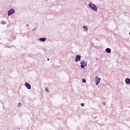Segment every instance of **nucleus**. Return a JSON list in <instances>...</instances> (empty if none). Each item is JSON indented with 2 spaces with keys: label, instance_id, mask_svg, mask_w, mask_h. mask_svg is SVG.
Returning a JSON list of instances; mask_svg holds the SVG:
<instances>
[{
  "label": "nucleus",
  "instance_id": "obj_10",
  "mask_svg": "<svg viewBox=\"0 0 130 130\" xmlns=\"http://www.w3.org/2000/svg\"><path fill=\"white\" fill-rule=\"evenodd\" d=\"M83 31H84L85 32L88 31V28H87V26L86 25L83 26Z\"/></svg>",
  "mask_w": 130,
  "mask_h": 130
},
{
  "label": "nucleus",
  "instance_id": "obj_11",
  "mask_svg": "<svg viewBox=\"0 0 130 130\" xmlns=\"http://www.w3.org/2000/svg\"><path fill=\"white\" fill-rule=\"evenodd\" d=\"M45 90L46 91V92H47V93H49V92H50L48 87H46L45 88Z\"/></svg>",
  "mask_w": 130,
  "mask_h": 130
},
{
  "label": "nucleus",
  "instance_id": "obj_6",
  "mask_svg": "<svg viewBox=\"0 0 130 130\" xmlns=\"http://www.w3.org/2000/svg\"><path fill=\"white\" fill-rule=\"evenodd\" d=\"M25 87H26V88H27V89H28V90H30L31 89V85H30V84H29L28 83L25 82Z\"/></svg>",
  "mask_w": 130,
  "mask_h": 130
},
{
  "label": "nucleus",
  "instance_id": "obj_7",
  "mask_svg": "<svg viewBox=\"0 0 130 130\" xmlns=\"http://www.w3.org/2000/svg\"><path fill=\"white\" fill-rule=\"evenodd\" d=\"M39 41H40L41 42H44V41H46V38H40L39 39Z\"/></svg>",
  "mask_w": 130,
  "mask_h": 130
},
{
  "label": "nucleus",
  "instance_id": "obj_16",
  "mask_svg": "<svg viewBox=\"0 0 130 130\" xmlns=\"http://www.w3.org/2000/svg\"><path fill=\"white\" fill-rule=\"evenodd\" d=\"M96 60H98V58H96Z\"/></svg>",
  "mask_w": 130,
  "mask_h": 130
},
{
  "label": "nucleus",
  "instance_id": "obj_9",
  "mask_svg": "<svg viewBox=\"0 0 130 130\" xmlns=\"http://www.w3.org/2000/svg\"><path fill=\"white\" fill-rule=\"evenodd\" d=\"M106 52L107 53H110L111 52V49L109 48H107L106 49Z\"/></svg>",
  "mask_w": 130,
  "mask_h": 130
},
{
  "label": "nucleus",
  "instance_id": "obj_8",
  "mask_svg": "<svg viewBox=\"0 0 130 130\" xmlns=\"http://www.w3.org/2000/svg\"><path fill=\"white\" fill-rule=\"evenodd\" d=\"M125 82L127 85H129L130 84V79L129 78H126L125 80Z\"/></svg>",
  "mask_w": 130,
  "mask_h": 130
},
{
  "label": "nucleus",
  "instance_id": "obj_2",
  "mask_svg": "<svg viewBox=\"0 0 130 130\" xmlns=\"http://www.w3.org/2000/svg\"><path fill=\"white\" fill-rule=\"evenodd\" d=\"M16 13V10L15 9H10L8 12V16L10 17L11 15H13V14H15Z\"/></svg>",
  "mask_w": 130,
  "mask_h": 130
},
{
  "label": "nucleus",
  "instance_id": "obj_14",
  "mask_svg": "<svg viewBox=\"0 0 130 130\" xmlns=\"http://www.w3.org/2000/svg\"><path fill=\"white\" fill-rule=\"evenodd\" d=\"M36 28H37V27H36V28H35L34 29H32V31H35V30H36Z\"/></svg>",
  "mask_w": 130,
  "mask_h": 130
},
{
  "label": "nucleus",
  "instance_id": "obj_19",
  "mask_svg": "<svg viewBox=\"0 0 130 130\" xmlns=\"http://www.w3.org/2000/svg\"><path fill=\"white\" fill-rule=\"evenodd\" d=\"M2 22L4 24L5 23V22L4 21H2Z\"/></svg>",
  "mask_w": 130,
  "mask_h": 130
},
{
  "label": "nucleus",
  "instance_id": "obj_17",
  "mask_svg": "<svg viewBox=\"0 0 130 130\" xmlns=\"http://www.w3.org/2000/svg\"><path fill=\"white\" fill-rule=\"evenodd\" d=\"M85 62V60L82 61V62Z\"/></svg>",
  "mask_w": 130,
  "mask_h": 130
},
{
  "label": "nucleus",
  "instance_id": "obj_21",
  "mask_svg": "<svg viewBox=\"0 0 130 130\" xmlns=\"http://www.w3.org/2000/svg\"><path fill=\"white\" fill-rule=\"evenodd\" d=\"M104 105H105V103H104Z\"/></svg>",
  "mask_w": 130,
  "mask_h": 130
},
{
  "label": "nucleus",
  "instance_id": "obj_1",
  "mask_svg": "<svg viewBox=\"0 0 130 130\" xmlns=\"http://www.w3.org/2000/svg\"><path fill=\"white\" fill-rule=\"evenodd\" d=\"M88 7L91 9V10H93L94 12H97L98 11V8H97V6L95 5V4L92 3H89L88 4Z\"/></svg>",
  "mask_w": 130,
  "mask_h": 130
},
{
  "label": "nucleus",
  "instance_id": "obj_4",
  "mask_svg": "<svg viewBox=\"0 0 130 130\" xmlns=\"http://www.w3.org/2000/svg\"><path fill=\"white\" fill-rule=\"evenodd\" d=\"M95 80V84L98 85V84H99V83H100L101 78L98 77V76H96Z\"/></svg>",
  "mask_w": 130,
  "mask_h": 130
},
{
  "label": "nucleus",
  "instance_id": "obj_12",
  "mask_svg": "<svg viewBox=\"0 0 130 130\" xmlns=\"http://www.w3.org/2000/svg\"><path fill=\"white\" fill-rule=\"evenodd\" d=\"M82 82H83V83H86V79H82Z\"/></svg>",
  "mask_w": 130,
  "mask_h": 130
},
{
  "label": "nucleus",
  "instance_id": "obj_20",
  "mask_svg": "<svg viewBox=\"0 0 130 130\" xmlns=\"http://www.w3.org/2000/svg\"><path fill=\"white\" fill-rule=\"evenodd\" d=\"M47 60H49V58H48V59H47Z\"/></svg>",
  "mask_w": 130,
  "mask_h": 130
},
{
  "label": "nucleus",
  "instance_id": "obj_3",
  "mask_svg": "<svg viewBox=\"0 0 130 130\" xmlns=\"http://www.w3.org/2000/svg\"><path fill=\"white\" fill-rule=\"evenodd\" d=\"M81 66L80 67L81 69H84L85 67H87V62H83V60L81 61L80 62Z\"/></svg>",
  "mask_w": 130,
  "mask_h": 130
},
{
  "label": "nucleus",
  "instance_id": "obj_15",
  "mask_svg": "<svg viewBox=\"0 0 130 130\" xmlns=\"http://www.w3.org/2000/svg\"><path fill=\"white\" fill-rule=\"evenodd\" d=\"M19 104L22 105V104H21L20 103H19Z\"/></svg>",
  "mask_w": 130,
  "mask_h": 130
},
{
  "label": "nucleus",
  "instance_id": "obj_18",
  "mask_svg": "<svg viewBox=\"0 0 130 130\" xmlns=\"http://www.w3.org/2000/svg\"><path fill=\"white\" fill-rule=\"evenodd\" d=\"M2 22L4 24L5 23V22L4 21H2Z\"/></svg>",
  "mask_w": 130,
  "mask_h": 130
},
{
  "label": "nucleus",
  "instance_id": "obj_5",
  "mask_svg": "<svg viewBox=\"0 0 130 130\" xmlns=\"http://www.w3.org/2000/svg\"><path fill=\"white\" fill-rule=\"evenodd\" d=\"M80 60H81V55H77L75 58V61L78 62V61H80Z\"/></svg>",
  "mask_w": 130,
  "mask_h": 130
},
{
  "label": "nucleus",
  "instance_id": "obj_13",
  "mask_svg": "<svg viewBox=\"0 0 130 130\" xmlns=\"http://www.w3.org/2000/svg\"><path fill=\"white\" fill-rule=\"evenodd\" d=\"M81 106H82V107H84V106H85V104H84V103H81Z\"/></svg>",
  "mask_w": 130,
  "mask_h": 130
},
{
  "label": "nucleus",
  "instance_id": "obj_22",
  "mask_svg": "<svg viewBox=\"0 0 130 130\" xmlns=\"http://www.w3.org/2000/svg\"><path fill=\"white\" fill-rule=\"evenodd\" d=\"M27 26H29V25H28V24H27Z\"/></svg>",
  "mask_w": 130,
  "mask_h": 130
}]
</instances>
